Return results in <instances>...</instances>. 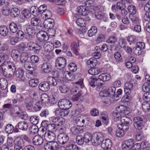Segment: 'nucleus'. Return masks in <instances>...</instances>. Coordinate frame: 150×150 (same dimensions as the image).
<instances>
[{
	"label": "nucleus",
	"mask_w": 150,
	"mask_h": 150,
	"mask_svg": "<svg viewBox=\"0 0 150 150\" xmlns=\"http://www.w3.org/2000/svg\"><path fill=\"white\" fill-rule=\"evenodd\" d=\"M8 55L4 53L0 55V63L2 64L0 67V71L7 78L11 77L14 74L16 68L14 64L8 61Z\"/></svg>",
	"instance_id": "f257e3e1"
},
{
	"label": "nucleus",
	"mask_w": 150,
	"mask_h": 150,
	"mask_svg": "<svg viewBox=\"0 0 150 150\" xmlns=\"http://www.w3.org/2000/svg\"><path fill=\"white\" fill-rule=\"evenodd\" d=\"M145 82L142 86V90L144 92L143 96V99L146 101H150V77L149 75L145 76Z\"/></svg>",
	"instance_id": "f03ea898"
},
{
	"label": "nucleus",
	"mask_w": 150,
	"mask_h": 150,
	"mask_svg": "<svg viewBox=\"0 0 150 150\" xmlns=\"http://www.w3.org/2000/svg\"><path fill=\"white\" fill-rule=\"evenodd\" d=\"M87 65L90 66L91 67L88 71V73L90 74L95 75L98 74L102 71V69L97 68H94L97 65V60H94L93 58H90L87 62Z\"/></svg>",
	"instance_id": "7ed1b4c3"
},
{
	"label": "nucleus",
	"mask_w": 150,
	"mask_h": 150,
	"mask_svg": "<svg viewBox=\"0 0 150 150\" xmlns=\"http://www.w3.org/2000/svg\"><path fill=\"white\" fill-rule=\"evenodd\" d=\"M103 134L100 132H96L92 135L91 142L94 146L99 145L103 140Z\"/></svg>",
	"instance_id": "20e7f679"
},
{
	"label": "nucleus",
	"mask_w": 150,
	"mask_h": 150,
	"mask_svg": "<svg viewBox=\"0 0 150 150\" xmlns=\"http://www.w3.org/2000/svg\"><path fill=\"white\" fill-rule=\"evenodd\" d=\"M46 6L43 4L40 6L37 9L35 6H33L31 8L30 10L33 14L35 16H37L42 14L43 12L46 10Z\"/></svg>",
	"instance_id": "39448f33"
},
{
	"label": "nucleus",
	"mask_w": 150,
	"mask_h": 150,
	"mask_svg": "<svg viewBox=\"0 0 150 150\" xmlns=\"http://www.w3.org/2000/svg\"><path fill=\"white\" fill-rule=\"evenodd\" d=\"M58 104L59 107L61 109H69L72 106L71 103L67 99L60 100Z\"/></svg>",
	"instance_id": "423d86ee"
},
{
	"label": "nucleus",
	"mask_w": 150,
	"mask_h": 150,
	"mask_svg": "<svg viewBox=\"0 0 150 150\" xmlns=\"http://www.w3.org/2000/svg\"><path fill=\"white\" fill-rule=\"evenodd\" d=\"M59 144L55 141L48 142L44 145V148L45 150H57Z\"/></svg>",
	"instance_id": "0eeeda50"
},
{
	"label": "nucleus",
	"mask_w": 150,
	"mask_h": 150,
	"mask_svg": "<svg viewBox=\"0 0 150 150\" xmlns=\"http://www.w3.org/2000/svg\"><path fill=\"white\" fill-rule=\"evenodd\" d=\"M55 65L57 69L60 70H62L66 66V61L64 57H59L56 60Z\"/></svg>",
	"instance_id": "6e6552de"
},
{
	"label": "nucleus",
	"mask_w": 150,
	"mask_h": 150,
	"mask_svg": "<svg viewBox=\"0 0 150 150\" xmlns=\"http://www.w3.org/2000/svg\"><path fill=\"white\" fill-rule=\"evenodd\" d=\"M76 85H74L72 87L70 90L71 94H74L76 93L79 92L78 88L79 87L82 88L83 86V81L82 80H80L75 83Z\"/></svg>",
	"instance_id": "1a4fd4ad"
},
{
	"label": "nucleus",
	"mask_w": 150,
	"mask_h": 150,
	"mask_svg": "<svg viewBox=\"0 0 150 150\" xmlns=\"http://www.w3.org/2000/svg\"><path fill=\"white\" fill-rule=\"evenodd\" d=\"M134 81L131 80L130 81L126 83L124 85V91L126 94L129 95L131 93L133 86Z\"/></svg>",
	"instance_id": "9d476101"
},
{
	"label": "nucleus",
	"mask_w": 150,
	"mask_h": 150,
	"mask_svg": "<svg viewBox=\"0 0 150 150\" xmlns=\"http://www.w3.org/2000/svg\"><path fill=\"white\" fill-rule=\"evenodd\" d=\"M37 37L38 40L40 42H45L48 39V37L46 35V32L43 31L38 33Z\"/></svg>",
	"instance_id": "9b49d317"
},
{
	"label": "nucleus",
	"mask_w": 150,
	"mask_h": 150,
	"mask_svg": "<svg viewBox=\"0 0 150 150\" xmlns=\"http://www.w3.org/2000/svg\"><path fill=\"white\" fill-rule=\"evenodd\" d=\"M96 16L97 18L100 19L102 18L104 16V13L103 12L104 9L103 7L98 6L94 8Z\"/></svg>",
	"instance_id": "f8f14e48"
},
{
	"label": "nucleus",
	"mask_w": 150,
	"mask_h": 150,
	"mask_svg": "<svg viewBox=\"0 0 150 150\" xmlns=\"http://www.w3.org/2000/svg\"><path fill=\"white\" fill-rule=\"evenodd\" d=\"M134 126L137 129H141L142 128L143 122L142 119L139 117H136L133 119Z\"/></svg>",
	"instance_id": "ddd939ff"
},
{
	"label": "nucleus",
	"mask_w": 150,
	"mask_h": 150,
	"mask_svg": "<svg viewBox=\"0 0 150 150\" xmlns=\"http://www.w3.org/2000/svg\"><path fill=\"white\" fill-rule=\"evenodd\" d=\"M69 137L68 135L65 134H61L58 136L57 140L58 142L60 144H64L69 140Z\"/></svg>",
	"instance_id": "4468645a"
},
{
	"label": "nucleus",
	"mask_w": 150,
	"mask_h": 150,
	"mask_svg": "<svg viewBox=\"0 0 150 150\" xmlns=\"http://www.w3.org/2000/svg\"><path fill=\"white\" fill-rule=\"evenodd\" d=\"M101 146L104 149L110 150L112 144L111 141L108 139L103 140L101 142Z\"/></svg>",
	"instance_id": "2eb2a0df"
},
{
	"label": "nucleus",
	"mask_w": 150,
	"mask_h": 150,
	"mask_svg": "<svg viewBox=\"0 0 150 150\" xmlns=\"http://www.w3.org/2000/svg\"><path fill=\"white\" fill-rule=\"evenodd\" d=\"M41 69L44 73H48L52 71V66L48 62L44 63L42 65Z\"/></svg>",
	"instance_id": "dca6fc26"
},
{
	"label": "nucleus",
	"mask_w": 150,
	"mask_h": 150,
	"mask_svg": "<svg viewBox=\"0 0 150 150\" xmlns=\"http://www.w3.org/2000/svg\"><path fill=\"white\" fill-rule=\"evenodd\" d=\"M50 120L54 123L55 125H62L65 122V119L63 117L59 118L57 117H52Z\"/></svg>",
	"instance_id": "f3484780"
},
{
	"label": "nucleus",
	"mask_w": 150,
	"mask_h": 150,
	"mask_svg": "<svg viewBox=\"0 0 150 150\" xmlns=\"http://www.w3.org/2000/svg\"><path fill=\"white\" fill-rule=\"evenodd\" d=\"M43 142V138L40 136L37 135L35 136L32 139V142L36 145H41Z\"/></svg>",
	"instance_id": "a211bd4d"
},
{
	"label": "nucleus",
	"mask_w": 150,
	"mask_h": 150,
	"mask_svg": "<svg viewBox=\"0 0 150 150\" xmlns=\"http://www.w3.org/2000/svg\"><path fill=\"white\" fill-rule=\"evenodd\" d=\"M77 11L79 15L83 16H86L89 13L85 6H81L77 7Z\"/></svg>",
	"instance_id": "6ab92c4d"
},
{
	"label": "nucleus",
	"mask_w": 150,
	"mask_h": 150,
	"mask_svg": "<svg viewBox=\"0 0 150 150\" xmlns=\"http://www.w3.org/2000/svg\"><path fill=\"white\" fill-rule=\"evenodd\" d=\"M69 111L68 109H60V110L56 109L55 114L62 117H65L67 116L69 113Z\"/></svg>",
	"instance_id": "aec40b11"
},
{
	"label": "nucleus",
	"mask_w": 150,
	"mask_h": 150,
	"mask_svg": "<svg viewBox=\"0 0 150 150\" xmlns=\"http://www.w3.org/2000/svg\"><path fill=\"white\" fill-rule=\"evenodd\" d=\"M24 67L26 69H30L31 71H35L36 69V67L34 63L28 61H26L25 62Z\"/></svg>",
	"instance_id": "412c9836"
},
{
	"label": "nucleus",
	"mask_w": 150,
	"mask_h": 150,
	"mask_svg": "<svg viewBox=\"0 0 150 150\" xmlns=\"http://www.w3.org/2000/svg\"><path fill=\"white\" fill-rule=\"evenodd\" d=\"M44 138L48 142H52L55 139V135L53 132H48L47 133L45 134Z\"/></svg>",
	"instance_id": "4be33fe9"
},
{
	"label": "nucleus",
	"mask_w": 150,
	"mask_h": 150,
	"mask_svg": "<svg viewBox=\"0 0 150 150\" xmlns=\"http://www.w3.org/2000/svg\"><path fill=\"white\" fill-rule=\"evenodd\" d=\"M54 21L52 18L45 20L44 22V26L47 29L52 28L54 25Z\"/></svg>",
	"instance_id": "5701e85b"
},
{
	"label": "nucleus",
	"mask_w": 150,
	"mask_h": 150,
	"mask_svg": "<svg viewBox=\"0 0 150 150\" xmlns=\"http://www.w3.org/2000/svg\"><path fill=\"white\" fill-rule=\"evenodd\" d=\"M95 50V52L92 54V56L93 57V58H93H92L94 60H96V59H98L100 58L102 52L100 48L98 46L96 47Z\"/></svg>",
	"instance_id": "b1692460"
},
{
	"label": "nucleus",
	"mask_w": 150,
	"mask_h": 150,
	"mask_svg": "<svg viewBox=\"0 0 150 150\" xmlns=\"http://www.w3.org/2000/svg\"><path fill=\"white\" fill-rule=\"evenodd\" d=\"M50 86L46 81L41 82L39 85V89L43 91H46L49 90Z\"/></svg>",
	"instance_id": "393cba45"
},
{
	"label": "nucleus",
	"mask_w": 150,
	"mask_h": 150,
	"mask_svg": "<svg viewBox=\"0 0 150 150\" xmlns=\"http://www.w3.org/2000/svg\"><path fill=\"white\" fill-rule=\"evenodd\" d=\"M134 144V141L132 139H130L125 142L122 145V149L123 150H126Z\"/></svg>",
	"instance_id": "a878e982"
},
{
	"label": "nucleus",
	"mask_w": 150,
	"mask_h": 150,
	"mask_svg": "<svg viewBox=\"0 0 150 150\" xmlns=\"http://www.w3.org/2000/svg\"><path fill=\"white\" fill-rule=\"evenodd\" d=\"M26 30L28 34H30L34 35L39 30L38 28L34 27L32 25H28Z\"/></svg>",
	"instance_id": "bb28decb"
},
{
	"label": "nucleus",
	"mask_w": 150,
	"mask_h": 150,
	"mask_svg": "<svg viewBox=\"0 0 150 150\" xmlns=\"http://www.w3.org/2000/svg\"><path fill=\"white\" fill-rule=\"evenodd\" d=\"M41 16L44 20H46L50 19L52 16V12L50 10H45L42 14H41Z\"/></svg>",
	"instance_id": "cd10ccee"
},
{
	"label": "nucleus",
	"mask_w": 150,
	"mask_h": 150,
	"mask_svg": "<svg viewBox=\"0 0 150 150\" xmlns=\"http://www.w3.org/2000/svg\"><path fill=\"white\" fill-rule=\"evenodd\" d=\"M20 54H21L18 51L16 50H13L11 54V57L16 61H19V56H20Z\"/></svg>",
	"instance_id": "c85d7f7f"
},
{
	"label": "nucleus",
	"mask_w": 150,
	"mask_h": 150,
	"mask_svg": "<svg viewBox=\"0 0 150 150\" xmlns=\"http://www.w3.org/2000/svg\"><path fill=\"white\" fill-rule=\"evenodd\" d=\"M110 75L107 73L102 74L98 76V79L103 81H108L110 80Z\"/></svg>",
	"instance_id": "c756f323"
},
{
	"label": "nucleus",
	"mask_w": 150,
	"mask_h": 150,
	"mask_svg": "<svg viewBox=\"0 0 150 150\" xmlns=\"http://www.w3.org/2000/svg\"><path fill=\"white\" fill-rule=\"evenodd\" d=\"M119 44L121 47H122H122L124 48V50L127 53L130 54L132 52V49L129 47L125 46V42L124 41L121 40L119 42Z\"/></svg>",
	"instance_id": "7c9ffc66"
},
{
	"label": "nucleus",
	"mask_w": 150,
	"mask_h": 150,
	"mask_svg": "<svg viewBox=\"0 0 150 150\" xmlns=\"http://www.w3.org/2000/svg\"><path fill=\"white\" fill-rule=\"evenodd\" d=\"M40 20L38 18L34 17L32 18L31 20V25H32L34 27L38 28L39 26L38 24Z\"/></svg>",
	"instance_id": "2f4dec72"
},
{
	"label": "nucleus",
	"mask_w": 150,
	"mask_h": 150,
	"mask_svg": "<svg viewBox=\"0 0 150 150\" xmlns=\"http://www.w3.org/2000/svg\"><path fill=\"white\" fill-rule=\"evenodd\" d=\"M78 47L77 43L75 42H73L71 46V50L76 55H79V54L78 49Z\"/></svg>",
	"instance_id": "473e14b6"
},
{
	"label": "nucleus",
	"mask_w": 150,
	"mask_h": 150,
	"mask_svg": "<svg viewBox=\"0 0 150 150\" xmlns=\"http://www.w3.org/2000/svg\"><path fill=\"white\" fill-rule=\"evenodd\" d=\"M47 82L50 85L52 86H55L57 83L55 78L52 76H49L47 79Z\"/></svg>",
	"instance_id": "72a5a7b5"
},
{
	"label": "nucleus",
	"mask_w": 150,
	"mask_h": 150,
	"mask_svg": "<svg viewBox=\"0 0 150 150\" xmlns=\"http://www.w3.org/2000/svg\"><path fill=\"white\" fill-rule=\"evenodd\" d=\"M20 13V11L16 8H13L11 10L10 14L11 16L13 17H18Z\"/></svg>",
	"instance_id": "f704fd0d"
},
{
	"label": "nucleus",
	"mask_w": 150,
	"mask_h": 150,
	"mask_svg": "<svg viewBox=\"0 0 150 150\" xmlns=\"http://www.w3.org/2000/svg\"><path fill=\"white\" fill-rule=\"evenodd\" d=\"M18 126L19 129L23 130H26L28 128V123L25 121L18 123Z\"/></svg>",
	"instance_id": "c9c22d12"
},
{
	"label": "nucleus",
	"mask_w": 150,
	"mask_h": 150,
	"mask_svg": "<svg viewBox=\"0 0 150 150\" xmlns=\"http://www.w3.org/2000/svg\"><path fill=\"white\" fill-rule=\"evenodd\" d=\"M83 117H78L76 120V123L78 125V126L83 127L85 125V120Z\"/></svg>",
	"instance_id": "e433bc0d"
},
{
	"label": "nucleus",
	"mask_w": 150,
	"mask_h": 150,
	"mask_svg": "<svg viewBox=\"0 0 150 150\" xmlns=\"http://www.w3.org/2000/svg\"><path fill=\"white\" fill-rule=\"evenodd\" d=\"M39 130L38 127L35 125H31L29 128V132L31 134L37 133Z\"/></svg>",
	"instance_id": "4c0bfd02"
},
{
	"label": "nucleus",
	"mask_w": 150,
	"mask_h": 150,
	"mask_svg": "<svg viewBox=\"0 0 150 150\" xmlns=\"http://www.w3.org/2000/svg\"><path fill=\"white\" fill-rule=\"evenodd\" d=\"M63 77L67 80L69 81H71L73 80V76L71 73L69 71H64L63 73Z\"/></svg>",
	"instance_id": "58836bf2"
},
{
	"label": "nucleus",
	"mask_w": 150,
	"mask_h": 150,
	"mask_svg": "<svg viewBox=\"0 0 150 150\" xmlns=\"http://www.w3.org/2000/svg\"><path fill=\"white\" fill-rule=\"evenodd\" d=\"M14 145L24 146V143L22 138L19 137L16 138L15 140Z\"/></svg>",
	"instance_id": "ea45409f"
},
{
	"label": "nucleus",
	"mask_w": 150,
	"mask_h": 150,
	"mask_svg": "<svg viewBox=\"0 0 150 150\" xmlns=\"http://www.w3.org/2000/svg\"><path fill=\"white\" fill-rule=\"evenodd\" d=\"M46 129L48 132H53L57 129V128L55 124H50L47 125Z\"/></svg>",
	"instance_id": "a19ab883"
},
{
	"label": "nucleus",
	"mask_w": 150,
	"mask_h": 150,
	"mask_svg": "<svg viewBox=\"0 0 150 150\" xmlns=\"http://www.w3.org/2000/svg\"><path fill=\"white\" fill-rule=\"evenodd\" d=\"M67 150H78V146L75 145L73 142H71L66 147Z\"/></svg>",
	"instance_id": "79ce46f5"
},
{
	"label": "nucleus",
	"mask_w": 150,
	"mask_h": 150,
	"mask_svg": "<svg viewBox=\"0 0 150 150\" xmlns=\"http://www.w3.org/2000/svg\"><path fill=\"white\" fill-rule=\"evenodd\" d=\"M16 77L21 80H23L24 71L21 69H18L16 72Z\"/></svg>",
	"instance_id": "37998d69"
},
{
	"label": "nucleus",
	"mask_w": 150,
	"mask_h": 150,
	"mask_svg": "<svg viewBox=\"0 0 150 150\" xmlns=\"http://www.w3.org/2000/svg\"><path fill=\"white\" fill-rule=\"evenodd\" d=\"M7 84V82L6 79L4 78L0 79V87L1 89L4 90L6 89Z\"/></svg>",
	"instance_id": "c03bdc74"
},
{
	"label": "nucleus",
	"mask_w": 150,
	"mask_h": 150,
	"mask_svg": "<svg viewBox=\"0 0 150 150\" xmlns=\"http://www.w3.org/2000/svg\"><path fill=\"white\" fill-rule=\"evenodd\" d=\"M8 29L5 26H1L0 27V34L3 36H6L8 33Z\"/></svg>",
	"instance_id": "a18cd8bd"
},
{
	"label": "nucleus",
	"mask_w": 150,
	"mask_h": 150,
	"mask_svg": "<svg viewBox=\"0 0 150 150\" xmlns=\"http://www.w3.org/2000/svg\"><path fill=\"white\" fill-rule=\"evenodd\" d=\"M120 121L122 124L130 125V123L132 121L131 119L126 116H123L121 117Z\"/></svg>",
	"instance_id": "49530a36"
},
{
	"label": "nucleus",
	"mask_w": 150,
	"mask_h": 150,
	"mask_svg": "<svg viewBox=\"0 0 150 150\" xmlns=\"http://www.w3.org/2000/svg\"><path fill=\"white\" fill-rule=\"evenodd\" d=\"M83 99L82 97L79 93L74 95L71 98V99L74 101H78L80 102L82 101Z\"/></svg>",
	"instance_id": "de8ad7c7"
},
{
	"label": "nucleus",
	"mask_w": 150,
	"mask_h": 150,
	"mask_svg": "<svg viewBox=\"0 0 150 150\" xmlns=\"http://www.w3.org/2000/svg\"><path fill=\"white\" fill-rule=\"evenodd\" d=\"M97 28L95 26L92 27L91 29L88 31V35L89 37L95 35L97 33Z\"/></svg>",
	"instance_id": "09e8293b"
},
{
	"label": "nucleus",
	"mask_w": 150,
	"mask_h": 150,
	"mask_svg": "<svg viewBox=\"0 0 150 150\" xmlns=\"http://www.w3.org/2000/svg\"><path fill=\"white\" fill-rule=\"evenodd\" d=\"M52 46V44L51 43V44H50L46 43L44 45L43 47L45 51L50 52L53 49V47Z\"/></svg>",
	"instance_id": "8fccbe9b"
},
{
	"label": "nucleus",
	"mask_w": 150,
	"mask_h": 150,
	"mask_svg": "<svg viewBox=\"0 0 150 150\" xmlns=\"http://www.w3.org/2000/svg\"><path fill=\"white\" fill-rule=\"evenodd\" d=\"M9 28L11 31L13 33H16L18 29L17 25L14 23H11L10 24Z\"/></svg>",
	"instance_id": "3c124183"
},
{
	"label": "nucleus",
	"mask_w": 150,
	"mask_h": 150,
	"mask_svg": "<svg viewBox=\"0 0 150 150\" xmlns=\"http://www.w3.org/2000/svg\"><path fill=\"white\" fill-rule=\"evenodd\" d=\"M42 102L39 101L36 103L33 107V109L35 111H40L41 109L42 105Z\"/></svg>",
	"instance_id": "603ef678"
},
{
	"label": "nucleus",
	"mask_w": 150,
	"mask_h": 150,
	"mask_svg": "<svg viewBox=\"0 0 150 150\" xmlns=\"http://www.w3.org/2000/svg\"><path fill=\"white\" fill-rule=\"evenodd\" d=\"M70 130L72 133L75 135L79 133L81 129L78 126H73L71 128Z\"/></svg>",
	"instance_id": "864d4df0"
},
{
	"label": "nucleus",
	"mask_w": 150,
	"mask_h": 150,
	"mask_svg": "<svg viewBox=\"0 0 150 150\" xmlns=\"http://www.w3.org/2000/svg\"><path fill=\"white\" fill-rule=\"evenodd\" d=\"M142 107L143 110L145 112H148L149 111L150 109V105L147 102H143Z\"/></svg>",
	"instance_id": "5fc2aeb1"
},
{
	"label": "nucleus",
	"mask_w": 150,
	"mask_h": 150,
	"mask_svg": "<svg viewBox=\"0 0 150 150\" xmlns=\"http://www.w3.org/2000/svg\"><path fill=\"white\" fill-rule=\"evenodd\" d=\"M92 138V135L89 133H86L84 136L83 139L84 142L88 143L90 141L91 142Z\"/></svg>",
	"instance_id": "6e6d98bb"
},
{
	"label": "nucleus",
	"mask_w": 150,
	"mask_h": 150,
	"mask_svg": "<svg viewBox=\"0 0 150 150\" xmlns=\"http://www.w3.org/2000/svg\"><path fill=\"white\" fill-rule=\"evenodd\" d=\"M77 25L81 27H85L86 24V21L82 18H80L77 19L76 21Z\"/></svg>",
	"instance_id": "4d7b16f0"
},
{
	"label": "nucleus",
	"mask_w": 150,
	"mask_h": 150,
	"mask_svg": "<svg viewBox=\"0 0 150 150\" xmlns=\"http://www.w3.org/2000/svg\"><path fill=\"white\" fill-rule=\"evenodd\" d=\"M14 130V127L13 125L11 124H8L6 125L5 130L8 134L12 133Z\"/></svg>",
	"instance_id": "13d9d810"
},
{
	"label": "nucleus",
	"mask_w": 150,
	"mask_h": 150,
	"mask_svg": "<svg viewBox=\"0 0 150 150\" xmlns=\"http://www.w3.org/2000/svg\"><path fill=\"white\" fill-rule=\"evenodd\" d=\"M30 121L32 124L36 125L38 123L39 119L38 117L35 116H33L30 117Z\"/></svg>",
	"instance_id": "bf43d9fd"
},
{
	"label": "nucleus",
	"mask_w": 150,
	"mask_h": 150,
	"mask_svg": "<svg viewBox=\"0 0 150 150\" xmlns=\"http://www.w3.org/2000/svg\"><path fill=\"white\" fill-rule=\"evenodd\" d=\"M116 88L115 87H111L108 90L107 92L109 93V96H115V92Z\"/></svg>",
	"instance_id": "052dcab7"
},
{
	"label": "nucleus",
	"mask_w": 150,
	"mask_h": 150,
	"mask_svg": "<svg viewBox=\"0 0 150 150\" xmlns=\"http://www.w3.org/2000/svg\"><path fill=\"white\" fill-rule=\"evenodd\" d=\"M68 67L70 71L74 72L77 69V67L76 64L74 63H70L68 65Z\"/></svg>",
	"instance_id": "680f3d73"
},
{
	"label": "nucleus",
	"mask_w": 150,
	"mask_h": 150,
	"mask_svg": "<svg viewBox=\"0 0 150 150\" xmlns=\"http://www.w3.org/2000/svg\"><path fill=\"white\" fill-rule=\"evenodd\" d=\"M59 91L62 93H66L69 91V89L65 85H62L59 86Z\"/></svg>",
	"instance_id": "e2e57ef3"
},
{
	"label": "nucleus",
	"mask_w": 150,
	"mask_h": 150,
	"mask_svg": "<svg viewBox=\"0 0 150 150\" xmlns=\"http://www.w3.org/2000/svg\"><path fill=\"white\" fill-rule=\"evenodd\" d=\"M128 12L131 15L134 14L136 12V9L135 7L132 5L128 6Z\"/></svg>",
	"instance_id": "0e129e2a"
},
{
	"label": "nucleus",
	"mask_w": 150,
	"mask_h": 150,
	"mask_svg": "<svg viewBox=\"0 0 150 150\" xmlns=\"http://www.w3.org/2000/svg\"><path fill=\"white\" fill-rule=\"evenodd\" d=\"M40 98L42 102L45 103L49 102V98L47 94L46 93L42 94L41 95Z\"/></svg>",
	"instance_id": "69168bd1"
},
{
	"label": "nucleus",
	"mask_w": 150,
	"mask_h": 150,
	"mask_svg": "<svg viewBox=\"0 0 150 150\" xmlns=\"http://www.w3.org/2000/svg\"><path fill=\"white\" fill-rule=\"evenodd\" d=\"M130 125L123 124H118L117 127L124 132V131H127L129 128V126Z\"/></svg>",
	"instance_id": "338daca9"
},
{
	"label": "nucleus",
	"mask_w": 150,
	"mask_h": 150,
	"mask_svg": "<svg viewBox=\"0 0 150 150\" xmlns=\"http://www.w3.org/2000/svg\"><path fill=\"white\" fill-rule=\"evenodd\" d=\"M76 143L79 145H83L84 141L83 139L81 136L78 135L76 137Z\"/></svg>",
	"instance_id": "774afa93"
}]
</instances>
